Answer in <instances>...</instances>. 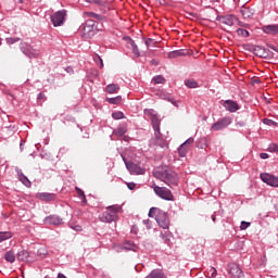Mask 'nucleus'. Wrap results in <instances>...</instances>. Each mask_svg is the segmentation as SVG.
I'll list each match as a JSON object with an SVG mask.
<instances>
[{"label": "nucleus", "mask_w": 278, "mask_h": 278, "mask_svg": "<svg viewBox=\"0 0 278 278\" xmlns=\"http://www.w3.org/2000/svg\"><path fill=\"white\" fill-rule=\"evenodd\" d=\"M153 176L156 179H160V181L165 182L169 188L179 186V174H177V172L169 166L157 167L153 172Z\"/></svg>", "instance_id": "f257e3e1"}, {"label": "nucleus", "mask_w": 278, "mask_h": 278, "mask_svg": "<svg viewBox=\"0 0 278 278\" xmlns=\"http://www.w3.org/2000/svg\"><path fill=\"white\" fill-rule=\"evenodd\" d=\"M118 214H123V207L118 204L108 206L105 211L100 215L102 223H116L118 220Z\"/></svg>", "instance_id": "f03ea898"}, {"label": "nucleus", "mask_w": 278, "mask_h": 278, "mask_svg": "<svg viewBox=\"0 0 278 278\" xmlns=\"http://www.w3.org/2000/svg\"><path fill=\"white\" fill-rule=\"evenodd\" d=\"M143 114L146 116H149V118L152 123L155 139L160 140V138H162V134L160 132V125L162 123V119H160V116L157 115V112H155V110H153V109H146L143 111Z\"/></svg>", "instance_id": "7ed1b4c3"}, {"label": "nucleus", "mask_w": 278, "mask_h": 278, "mask_svg": "<svg viewBox=\"0 0 278 278\" xmlns=\"http://www.w3.org/2000/svg\"><path fill=\"white\" fill-rule=\"evenodd\" d=\"M94 34H97V22L87 20L81 29V37L88 40L93 38Z\"/></svg>", "instance_id": "20e7f679"}, {"label": "nucleus", "mask_w": 278, "mask_h": 278, "mask_svg": "<svg viewBox=\"0 0 278 278\" xmlns=\"http://www.w3.org/2000/svg\"><path fill=\"white\" fill-rule=\"evenodd\" d=\"M20 50L22 51V53H24V55H26V58H38L40 55V50L38 49H34V47L27 42H21L20 43Z\"/></svg>", "instance_id": "39448f33"}, {"label": "nucleus", "mask_w": 278, "mask_h": 278, "mask_svg": "<svg viewBox=\"0 0 278 278\" xmlns=\"http://www.w3.org/2000/svg\"><path fill=\"white\" fill-rule=\"evenodd\" d=\"M153 190L155 195L160 197V199H163L164 201H173V192L170 189L153 185Z\"/></svg>", "instance_id": "423d86ee"}, {"label": "nucleus", "mask_w": 278, "mask_h": 278, "mask_svg": "<svg viewBox=\"0 0 278 278\" xmlns=\"http://www.w3.org/2000/svg\"><path fill=\"white\" fill-rule=\"evenodd\" d=\"M53 27H62L66 21V10L56 11L50 16Z\"/></svg>", "instance_id": "0eeeda50"}, {"label": "nucleus", "mask_w": 278, "mask_h": 278, "mask_svg": "<svg viewBox=\"0 0 278 278\" xmlns=\"http://www.w3.org/2000/svg\"><path fill=\"white\" fill-rule=\"evenodd\" d=\"M127 170H129L130 175H144L147 170L141 167L138 163H134L131 161H127L125 157L123 159Z\"/></svg>", "instance_id": "6e6552de"}, {"label": "nucleus", "mask_w": 278, "mask_h": 278, "mask_svg": "<svg viewBox=\"0 0 278 278\" xmlns=\"http://www.w3.org/2000/svg\"><path fill=\"white\" fill-rule=\"evenodd\" d=\"M233 123V119L229 116L227 117H224L219 121H217L216 123H214L212 126H211V129L213 131H220L223 129H227V127H229V125Z\"/></svg>", "instance_id": "1a4fd4ad"}, {"label": "nucleus", "mask_w": 278, "mask_h": 278, "mask_svg": "<svg viewBox=\"0 0 278 278\" xmlns=\"http://www.w3.org/2000/svg\"><path fill=\"white\" fill-rule=\"evenodd\" d=\"M155 220L162 229H168L170 227V219L168 218V214L164 211L159 212Z\"/></svg>", "instance_id": "9d476101"}, {"label": "nucleus", "mask_w": 278, "mask_h": 278, "mask_svg": "<svg viewBox=\"0 0 278 278\" xmlns=\"http://www.w3.org/2000/svg\"><path fill=\"white\" fill-rule=\"evenodd\" d=\"M228 274L230 278H244V271L236 263L228 264Z\"/></svg>", "instance_id": "9b49d317"}, {"label": "nucleus", "mask_w": 278, "mask_h": 278, "mask_svg": "<svg viewBox=\"0 0 278 278\" xmlns=\"http://www.w3.org/2000/svg\"><path fill=\"white\" fill-rule=\"evenodd\" d=\"M217 21L222 24V25H226V27H233L236 21H238V17H236V15H222V16H217Z\"/></svg>", "instance_id": "f8f14e48"}, {"label": "nucleus", "mask_w": 278, "mask_h": 278, "mask_svg": "<svg viewBox=\"0 0 278 278\" xmlns=\"http://www.w3.org/2000/svg\"><path fill=\"white\" fill-rule=\"evenodd\" d=\"M194 144V138L187 139L179 148H178V155L180 157H186L188 155V150L190 149V146Z\"/></svg>", "instance_id": "ddd939ff"}, {"label": "nucleus", "mask_w": 278, "mask_h": 278, "mask_svg": "<svg viewBox=\"0 0 278 278\" xmlns=\"http://www.w3.org/2000/svg\"><path fill=\"white\" fill-rule=\"evenodd\" d=\"M261 179L264 181V184H267V186L278 188V177L270 174H261Z\"/></svg>", "instance_id": "4468645a"}, {"label": "nucleus", "mask_w": 278, "mask_h": 278, "mask_svg": "<svg viewBox=\"0 0 278 278\" xmlns=\"http://www.w3.org/2000/svg\"><path fill=\"white\" fill-rule=\"evenodd\" d=\"M15 172H16L18 181H21V184H23V186H25L26 188H31V181L29 180V178H27V176H25V174L23 173V169L17 167L15 168Z\"/></svg>", "instance_id": "2eb2a0df"}, {"label": "nucleus", "mask_w": 278, "mask_h": 278, "mask_svg": "<svg viewBox=\"0 0 278 278\" xmlns=\"http://www.w3.org/2000/svg\"><path fill=\"white\" fill-rule=\"evenodd\" d=\"M45 225H63L64 220L58 215H50L43 219Z\"/></svg>", "instance_id": "dca6fc26"}, {"label": "nucleus", "mask_w": 278, "mask_h": 278, "mask_svg": "<svg viewBox=\"0 0 278 278\" xmlns=\"http://www.w3.org/2000/svg\"><path fill=\"white\" fill-rule=\"evenodd\" d=\"M223 105H224L225 110H227V112L233 113V112H238V110H240L238 102L232 101V100H226Z\"/></svg>", "instance_id": "f3484780"}, {"label": "nucleus", "mask_w": 278, "mask_h": 278, "mask_svg": "<svg viewBox=\"0 0 278 278\" xmlns=\"http://www.w3.org/2000/svg\"><path fill=\"white\" fill-rule=\"evenodd\" d=\"M36 197L40 201H46L47 203H49L50 201H55V193L39 192V193L36 194Z\"/></svg>", "instance_id": "a211bd4d"}, {"label": "nucleus", "mask_w": 278, "mask_h": 278, "mask_svg": "<svg viewBox=\"0 0 278 278\" xmlns=\"http://www.w3.org/2000/svg\"><path fill=\"white\" fill-rule=\"evenodd\" d=\"M264 34L276 36L278 34V24H269L262 27Z\"/></svg>", "instance_id": "6ab92c4d"}, {"label": "nucleus", "mask_w": 278, "mask_h": 278, "mask_svg": "<svg viewBox=\"0 0 278 278\" xmlns=\"http://www.w3.org/2000/svg\"><path fill=\"white\" fill-rule=\"evenodd\" d=\"M128 49L132 50V53L136 58H140V50L138 49V45L131 38H128Z\"/></svg>", "instance_id": "aec40b11"}, {"label": "nucleus", "mask_w": 278, "mask_h": 278, "mask_svg": "<svg viewBox=\"0 0 278 278\" xmlns=\"http://www.w3.org/2000/svg\"><path fill=\"white\" fill-rule=\"evenodd\" d=\"M127 131V124L119 125L116 129L113 130L114 136H117V138H121L125 136Z\"/></svg>", "instance_id": "412c9836"}, {"label": "nucleus", "mask_w": 278, "mask_h": 278, "mask_svg": "<svg viewBox=\"0 0 278 278\" xmlns=\"http://www.w3.org/2000/svg\"><path fill=\"white\" fill-rule=\"evenodd\" d=\"M184 55H188V51H186V50H174V51L168 53V58L170 60H173L175 58H182Z\"/></svg>", "instance_id": "4be33fe9"}, {"label": "nucleus", "mask_w": 278, "mask_h": 278, "mask_svg": "<svg viewBox=\"0 0 278 278\" xmlns=\"http://www.w3.org/2000/svg\"><path fill=\"white\" fill-rule=\"evenodd\" d=\"M122 250L123 251H134L136 253V251H138V247L136 245V243H134L131 241H126L122 245Z\"/></svg>", "instance_id": "5701e85b"}, {"label": "nucleus", "mask_w": 278, "mask_h": 278, "mask_svg": "<svg viewBox=\"0 0 278 278\" xmlns=\"http://www.w3.org/2000/svg\"><path fill=\"white\" fill-rule=\"evenodd\" d=\"M118 90H121V87L116 84H110L105 88V92H108V94H116L118 93Z\"/></svg>", "instance_id": "b1692460"}, {"label": "nucleus", "mask_w": 278, "mask_h": 278, "mask_svg": "<svg viewBox=\"0 0 278 278\" xmlns=\"http://www.w3.org/2000/svg\"><path fill=\"white\" fill-rule=\"evenodd\" d=\"M18 262H29V252L27 250H22L17 253Z\"/></svg>", "instance_id": "393cba45"}, {"label": "nucleus", "mask_w": 278, "mask_h": 278, "mask_svg": "<svg viewBox=\"0 0 278 278\" xmlns=\"http://www.w3.org/2000/svg\"><path fill=\"white\" fill-rule=\"evenodd\" d=\"M14 237L12 231H0V242H5V240H10Z\"/></svg>", "instance_id": "a878e982"}, {"label": "nucleus", "mask_w": 278, "mask_h": 278, "mask_svg": "<svg viewBox=\"0 0 278 278\" xmlns=\"http://www.w3.org/2000/svg\"><path fill=\"white\" fill-rule=\"evenodd\" d=\"M123 101V97L117 96L115 98H106V102L111 105H118Z\"/></svg>", "instance_id": "bb28decb"}, {"label": "nucleus", "mask_w": 278, "mask_h": 278, "mask_svg": "<svg viewBox=\"0 0 278 278\" xmlns=\"http://www.w3.org/2000/svg\"><path fill=\"white\" fill-rule=\"evenodd\" d=\"M160 212H162V210L157 208V207H151L149 211L148 216L150 218H155V220L157 219V215L160 214Z\"/></svg>", "instance_id": "cd10ccee"}, {"label": "nucleus", "mask_w": 278, "mask_h": 278, "mask_svg": "<svg viewBox=\"0 0 278 278\" xmlns=\"http://www.w3.org/2000/svg\"><path fill=\"white\" fill-rule=\"evenodd\" d=\"M4 258L10 264H14V262H16V256L14 255V252H12V251L7 252L4 255Z\"/></svg>", "instance_id": "c85d7f7f"}, {"label": "nucleus", "mask_w": 278, "mask_h": 278, "mask_svg": "<svg viewBox=\"0 0 278 278\" xmlns=\"http://www.w3.org/2000/svg\"><path fill=\"white\" fill-rule=\"evenodd\" d=\"M240 13L242 14L243 18H251V16H253V13L251 12V9L243 7L240 10Z\"/></svg>", "instance_id": "c756f323"}, {"label": "nucleus", "mask_w": 278, "mask_h": 278, "mask_svg": "<svg viewBox=\"0 0 278 278\" xmlns=\"http://www.w3.org/2000/svg\"><path fill=\"white\" fill-rule=\"evenodd\" d=\"M84 14L87 18H94L96 21H101L103 18V15L93 12H85Z\"/></svg>", "instance_id": "7c9ffc66"}, {"label": "nucleus", "mask_w": 278, "mask_h": 278, "mask_svg": "<svg viewBox=\"0 0 278 278\" xmlns=\"http://www.w3.org/2000/svg\"><path fill=\"white\" fill-rule=\"evenodd\" d=\"M185 86H187V88H199V83H197L194 78H190L185 80Z\"/></svg>", "instance_id": "2f4dec72"}, {"label": "nucleus", "mask_w": 278, "mask_h": 278, "mask_svg": "<svg viewBox=\"0 0 278 278\" xmlns=\"http://www.w3.org/2000/svg\"><path fill=\"white\" fill-rule=\"evenodd\" d=\"M112 118H114V121H122V118H125V113L117 111L112 113Z\"/></svg>", "instance_id": "473e14b6"}, {"label": "nucleus", "mask_w": 278, "mask_h": 278, "mask_svg": "<svg viewBox=\"0 0 278 278\" xmlns=\"http://www.w3.org/2000/svg\"><path fill=\"white\" fill-rule=\"evenodd\" d=\"M152 80L154 84H166V78L162 75L154 76Z\"/></svg>", "instance_id": "72a5a7b5"}, {"label": "nucleus", "mask_w": 278, "mask_h": 278, "mask_svg": "<svg viewBox=\"0 0 278 278\" xmlns=\"http://www.w3.org/2000/svg\"><path fill=\"white\" fill-rule=\"evenodd\" d=\"M216 275H218V273L216 271V268H214V267H210V268L206 270V277L215 278Z\"/></svg>", "instance_id": "f704fd0d"}, {"label": "nucleus", "mask_w": 278, "mask_h": 278, "mask_svg": "<svg viewBox=\"0 0 278 278\" xmlns=\"http://www.w3.org/2000/svg\"><path fill=\"white\" fill-rule=\"evenodd\" d=\"M237 34L238 36H241V38H249V30L244 28H238Z\"/></svg>", "instance_id": "c9c22d12"}, {"label": "nucleus", "mask_w": 278, "mask_h": 278, "mask_svg": "<svg viewBox=\"0 0 278 278\" xmlns=\"http://www.w3.org/2000/svg\"><path fill=\"white\" fill-rule=\"evenodd\" d=\"M264 125H267L268 127H277L278 123L273 121V119H268V118H264L263 119Z\"/></svg>", "instance_id": "e433bc0d"}, {"label": "nucleus", "mask_w": 278, "mask_h": 278, "mask_svg": "<svg viewBox=\"0 0 278 278\" xmlns=\"http://www.w3.org/2000/svg\"><path fill=\"white\" fill-rule=\"evenodd\" d=\"M157 96H160L161 99L167 100L175 105V100H173V98L168 97L166 93L159 92Z\"/></svg>", "instance_id": "4c0bfd02"}, {"label": "nucleus", "mask_w": 278, "mask_h": 278, "mask_svg": "<svg viewBox=\"0 0 278 278\" xmlns=\"http://www.w3.org/2000/svg\"><path fill=\"white\" fill-rule=\"evenodd\" d=\"M7 45H15V42H20L21 41V38L18 37H10V38H7Z\"/></svg>", "instance_id": "58836bf2"}, {"label": "nucleus", "mask_w": 278, "mask_h": 278, "mask_svg": "<svg viewBox=\"0 0 278 278\" xmlns=\"http://www.w3.org/2000/svg\"><path fill=\"white\" fill-rule=\"evenodd\" d=\"M249 227H251V223H249V222H241L240 229L242 231H244V229H249Z\"/></svg>", "instance_id": "ea45409f"}, {"label": "nucleus", "mask_w": 278, "mask_h": 278, "mask_svg": "<svg viewBox=\"0 0 278 278\" xmlns=\"http://www.w3.org/2000/svg\"><path fill=\"white\" fill-rule=\"evenodd\" d=\"M88 3H96L97 5H103L105 0H86Z\"/></svg>", "instance_id": "a19ab883"}, {"label": "nucleus", "mask_w": 278, "mask_h": 278, "mask_svg": "<svg viewBox=\"0 0 278 278\" xmlns=\"http://www.w3.org/2000/svg\"><path fill=\"white\" fill-rule=\"evenodd\" d=\"M269 150L273 152V153H278V146L277 143H271L269 146Z\"/></svg>", "instance_id": "79ce46f5"}, {"label": "nucleus", "mask_w": 278, "mask_h": 278, "mask_svg": "<svg viewBox=\"0 0 278 278\" xmlns=\"http://www.w3.org/2000/svg\"><path fill=\"white\" fill-rule=\"evenodd\" d=\"M76 191L78 197L81 199L83 197H86V193H84V190L79 189V187H76Z\"/></svg>", "instance_id": "37998d69"}, {"label": "nucleus", "mask_w": 278, "mask_h": 278, "mask_svg": "<svg viewBox=\"0 0 278 278\" xmlns=\"http://www.w3.org/2000/svg\"><path fill=\"white\" fill-rule=\"evenodd\" d=\"M37 99H38V101H47V97L45 96V93H39L37 96Z\"/></svg>", "instance_id": "c03bdc74"}, {"label": "nucleus", "mask_w": 278, "mask_h": 278, "mask_svg": "<svg viewBox=\"0 0 278 278\" xmlns=\"http://www.w3.org/2000/svg\"><path fill=\"white\" fill-rule=\"evenodd\" d=\"M127 188H128V190H135L136 189V182H128Z\"/></svg>", "instance_id": "a18cd8bd"}, {"label": "nucleus", "mask_w": 278, "mask_h": 278, "mask_svg": "<svg viewBox=\"0 0 278 278\" xmlns=\"http://www.w3.org/2000/svg\"><path fill=\"white\" fill-rule=\"evenodd\" d=\"M260 157H261V160H268L269 155H268V153L263 152L260 154Z\"/></svg>", "instance_id": "49530a36"}, {"label": "nucleus", "mask_w": 278, "mask_h": 278, "mask_svg": "<svg viewBox=\"0 0 278 278\" xmlns=\"http://www.w3.org/2000/svg\"><path fill=\"white\" fill-rule=\"evenodd\" d=\"M71 229H74V231H81V226L79 225L71 226Z\"/></svg>", "instance_id": "de8ad7c7"}, {"label": "nucleus", "mask_w": 278, "mask_h": 278, "mask_svg": "<svg viewBox=\"0 0 278 278\" xmlns=\"http://www.w3.org/2000/svg\"><path fill=\"white\" fill-rule=\"evenodd\" d=\"M66 151H68L67 148H61L59 153H61L62 155H64V153H66Z\"/></svg>", "instance_id": "09e8293b"}, {"label": "nucleus", "mask_w": 278, "mask_h": 278, "mask_svg": "<svg viewBox=\"0 0 278 278\" xmlns=\"http://www.w3.org/2000/svg\"><path fill=\"white\" fill-rule=\"evenodd\" d=\"M151 42H153V39H147V40H146L147 47H149V46L151 45Z\"/></svg>", "instance_id": "8fccbe9b"}, {"label": "nucleus", "mask_w": 278, "mask_h": 278, "mask_svg": "<svg viewBox=\"0 0 278 278\" xmlns=\"http://www.w3.org/2000/svg\"><path fill=\"white\" fill-rule=\"evenodd\" d=\"M161 238H163V240H165V242H168V239L166 238V236L164 233H161Z\"/></svg>", "instance_id": "3c124183"}, {"label": "nucleus", "mask_w": 278, "mask_h": 278, "mask_svg": "<svg viewBox=\"0 0 278 278\" xmlns=\"http://www.w3.org/2000/svg\"><path fill=\"white\" fill-rule=\"evenodd\" d=\"M80 199H81V203H87L88 202V200H86V195L80 198Z\"/></svg>", "instance_id": "603ef678"}, {"label": "nucleus", "mask_w": 278, "mask_h": 278, "mask_svg": "<svg viewBox=\"0 0 278 278\" xmlns=\"http://www.w3.org/2000/svg\"><path fill=\"white\" fill-rule=\"evenodd\" d=\"M58 278H67V277L64 276V274L60 273V274L58 275Z\"/></svg>", "instance_id": "864d4df0"}, {"label": "nucleus", "mask_w": 278, "mask_h": 278, "mask_svg": "<svg viewBox=\"0 0 278 278\" xmlns=\"http://www.w3.org/2000/svg\"><path fill=\"white\" fill-rule=\"evenodd\" d=\"M100 60V68H103V60L101 58H99Z\"/></svg>", "instance_id": "5fc2aeb1"}, {"label": "nucleus", "mask_w": 278, "mask_h": 278, "mask_svg": "<svg viewBox=\"0 0 278 278\" xmlns=\"http://www.w3.org/2000/svg\"><path fill=\"white\" fill-rule=\"evenodd\" d=\"M66 71H67L68 73H73V67H67Z\"/></svg>", "instance_id": "6e6d98bb"}, {"label": "nucleus", "mask_w": 278, "mask_h": 278, "mask_svg": "<svg viewBox=\"0 0 278 278\" xmlns=\"http://www.w3.org/2000/svg\"><path fill=\"white\" fill-rule=\"evenodd\" d=\"M238 25H240V27H244V24L242 22H238Z\"/></svg>", "instance_id": "4d7b16f0"}, {"label": "nucleus", "mask_w": 278, "mask_h": 278, "mask_svg": "<svg viewBox=\"0 0 278 278\" xmlns=\"http://www.w3.org/2000/svg\"><path fill=\"white\" fill-rule=\"evenodd\" d=\"M212 220L213 223H216V217L214 215H212Z\"/></svg>", "instance_id": "13d9d810"}, {"label": "nucleus", "mask_w": 278, "mask_h": 278, "mask_svg": "<svg viewBox=\"0 0 278 278\" xmlns=\"http://www.w3.org/2000/svg\"><path fill=\"white\" fill-rule=\"evenodd\" d=\"M20 149L21 151H23V142L20 144Z\"/></svg>", "instance_id": "bf43d9fd"}, {"label": "nucleus", "mask_w": 278, "mask_h": 278, "mask_svg": "<svg viewBox=\"0 0 278 278\" xmlns=\"http://www.w3.org/2000/svg\"><path fill=\"white\" fill-rule=\"evenodd\" d=\"M254 84H260V80L258 79L254 80Z\"/></svg>", "instance_id": "052dcab7"}, {"label": "nucleus", "mask_w": 278, "mask_h": 278, "mask_svg": "<svg viewBox=\"0 0 278 278\" xmlns=\"http://www.w3.org/2000/svg\"><path fill=\"white\" fill-rule=\"evenodd\" d=\"M1 45H3V41H2V39L0 38V47H1Z\"/></svg>", "instance_id": "680f3d73"}, {"label": "nucleus", "mask_w": 278, "mask_h": 278, "mask_svg": "<svg viewBox=\"0 0 278 278\" xmlns=\"http://www.w3.org/2000/svg\"><path fill=\"white\" fill-rule=\"evenodd\" d=\"M144 224L149 223V220H143Z\"/></svg>", "instance_id": "e2e57ef3"}, {"label": "nucleus", "mask_w": 278, "mask_h": 278, "mask_svg": "<svg viewBox=\"0 0 278 278\" xmlns=\"http://www.w3.org/2000/svg\"><path fill=\"white\" fill-rule=\"evenodd\" d=\"M124 140H127V137H124Z\"/></svg>", "instance_id": "0e129e2a"}]
</instances>
